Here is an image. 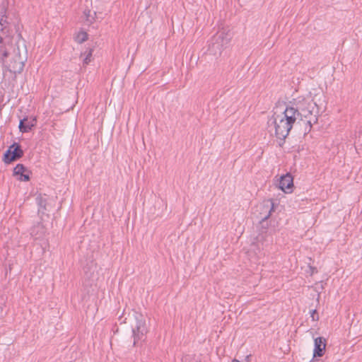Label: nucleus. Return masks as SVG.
<instances>
[{
    "label": "nucleus",
    "instance_id": "obj_1",
    "mask_svg": "<svg viewBox=\"0 0 362 362\" xmlns=\"http://www.w3.org/2000/svg\"><path fill=\"white\" fill-rule=\"evenodd\" d=\"M27 49L23 40L0 49V60L11 73L21 74L27 61Z\"/></svg>",
    "mask_w": 362,
    "mask_h": 362
},
{
    "label": "nucleus",
    "instance_id": "obj_15",
    "mask_svg": "<svg viewBox=\"0 0 362 362\" xmlns=\"http://www.w3.org/2000/svg\"><path fill=\"white\" fill-rule=\"evenodd\" d=\"M88 38V35L85 31H80L78 32L75 36L74 40L76 42H77L79 44H82L83 42H86Z\"/></svg>",
    "mask_w": 362,
    "mask_h": 362
},
{
    "label": "nucleus",
    "instance_id": "obj_4",
    "mask_svg": "<svg viewBox=\"0 0 362 362\" xmlns=\"http://www.w3.org/2000/svg\"><path fill=\"white\" fill-rule=\"evenodd\" d=\"M133 317L134 324L132 325L133 346H135L140 341H145L146 334L148 333L146 318L141 313L134 311Z\"/></svg>",
    "mask_w": 362,
    "mask_h": 362
},
{
    "label": "nucleus",
    "instance_id": "obj_6",
    "mask_svg": "<svg viewBox=\"0 0 362 362\" xmlns=\"http://www.w3.org/2000/svg\"><path fill=\"white\" fill-rule=\"evenodd\" d=\"M24 156V151L20 143L14 141L4 153L2 160L6 165H9L18 160Z\"/></svg>",
    "mask_w": 362,
    "mask_h": 362
},
{
    "label": "nucleus",
    "instance_id": "obj_21",
    "mask_svg": "<svg viewBox=\"0 0 362 362\" xmlns=\"http://www.w3.org/2000/svg\"><path fill=\"white\" fill-rule=\"evenodd\" d=\"M232 362H240V361H238V360H237V359H233V360L232 361Z\"/></svg>",
    "mask_w": 362,
    "mask_h": 362
},
{
    "label": "nucleus",
    "instance_id": "obj_9",
    "mask_svg": "<svg viewBox=\"0 0 362 362\" xmlns=\"http://www.w3.org/2000/svg\"><path fill=\"white\" fill-rule=\"evenodd\" d=\"M32 172L23 164L18 163L13 170V175L16 177L21 182H28L30 180Z\"/></svg>",
    "mask_w": 362,
    "mask_h": 362
},
{
    "label": "nucleus",
    "instance_id": "obj_12",
    "mask_svg": "<svg viewBox=\"0 0 362 362\" xmlns=\"http://www.w3.org/2000/svg\"><path fill=\"white\" fill-rule=\"evenodd\" d=\"M30 233L35 238H40L45 233V228L42 223L37 222L30 230Z\"/></svg>",
    "mask_w": 362,
    "mask_h": 362
},
{
    "label": "nucleus",
    "instance_id": "obj_7",
    "mask_svg": "<svg viewBox=\"0 0 362 362\" xmlns=\"http://www.w3.org/2000/svg\"><path fill=\"white\" fill-rule=\"evenodd\" d=\"M267 209H269L268 214L262 218L259 221L257 228L258 230V235L256 237V240L258 242H262L264 240V235L267 234L269 227V218L272 215V213L274 211V204L271 202L270 206L269 205L264 206Z\"/></svg>",
    "mask_w": 362,
    "mask_h": 362
},
{
    "label": "nucleus",
    "instance_id": "obj_20",
    "mask_svg": "<svg viewBox=\"0 0 362 362\" xmlns=\"http://www.w3.org/2000/svg\"><path fill=\"white\" fill-rule=\"evenodd\" d=\"M90 13V10H88V11H84V14H85V15L86 16V17H87V21H90V20H89Z\"/></svg>",
    "mask_w": 362,
    "mask_h": 362
},
{
    "label": "nucleus",
    "instance_id": "obj_13",
    "mask_svg": "<svg viewBox=\"0 0 362 362\" xmlns=\"http://www.w3.org/2000/svg\"><path fill=\"white\" fill-rule=\"evenodd\" d=\"M35 200L38 206V215L42 216L45 214L47 211V199L42 197L41 194H39Z\"/></svg>",
    "mask_w": 362,
    "mask_h": 362
},
{
    "label": "nucleus",
    "instance_id": "obj_5",
    "mask_svg": "<svg viewBox=\"0 0 362 362\" xmlns=\"http://www.w3.org/2000/svg\"><path fill=\"white\" fill-rule=\"evenodd\" d=\"M232 35L230 31L226 32L224 30L217 32L212 37L209 44V49L214 54L217 51L221 53L222 48L226 45L231 40Z\"/></svg>",
    "mask_w": 362,
    "mask_h": 362
},
{
    "label": "nucleus",
    "instance_id": "obj_18",
    "mask_svg": "<svg viewBox=\"0 0 362 362\" xmlns=\"http://www.w3.org/2000/svg\"><path fill=\"white\" fill-rule=\"evenodd\" d=\"M13 44H6V42H4V39L3 38V37H1L0 35V49L2 48L3 47H8L9 45H12Z\"/></svg>",
    "mask_w": 362,
    "mask_h": 362
},
{
    "label": "nucleus",
    "instance_id": "obj_8",
    "mask_svg": "<svg viewBox=\"0 0 362 362\" xmlns=\"http://www.w3.org/2000/svg\"><path fill=\"white\" fill-rule=\"evenodd\" d=\"M327 339L323 337L314 339V349L313 358L309 362H319L317 358L323 356L326 351Z\"/></svg>",
    "mask_w": 362,
    "mask_h": 362
},
{
    "label": "nucleus",
    "instance_id": "obj_10",
    "mask_svg": "<svg viewBox=\"0 0 362 362\" xmlns=\"http://www.w3.org/2000/svg\"><path fill=\"white\" fill-rule=\"evenodd\" d=\"M294 187L293 177L291 173L282 175L279 180V188L285 193H291Z\"/></svg>",
    "mask_w": 362,
    "mask_h": 362
},
{
    "label": "nucleus",
    "instance_id": "obj_16",
    "mask_svg": "<svg viewBox=\"0 0 362 362\" xmlns=\"http://www.w3.org/2000/svg\"><path fill=\"white\" fill-rule=\"evenodd\" d=\"M7 16L6 15L2 16L0 19V30L4 33L6 34L8 32L6 24H8Z\"/></svg>",
    "mask_w": 362,
    "mask_h": 362
},
{
    "label": "nucleus",
    "instance_id": "obj_3",
    "mask_svg": "<svg viewBox=\"0 0 362 362\" xmlns=\"http://www.w3.org/2000/svg\"><path fill=\"white\" fill-rule=\"evenodd\" d=\"M293 105L294 110H297L295 113L296 121L299 120L298 122H302L305 126V134L309 132L312 128L313 124L317 122V116L319 114V108L316 103L313 100L310 101H305L301 105L292 104Z\"/></svg>",
    "mask_w": 362,
    "mask_h": 362
},
{
    "label": "nucleus",
    "instance_id": "obj_11",
    "mask_svg": "<svg viewBox=\"0 0 362 362\" xmlns=\"http://www.w3.org/2000/svg\"><path fill=\"white\" fill-rule=\"evenodd\" d=\"M37 124V117L32 116L30 117H25L20 119L18 128L20 132L23 133H27L32 130Z\"/></svg>",
    "mask_w": 362,
    "mask_h": 362
},
{
    "label": "nucleus",
    "instance_id": "obj_2",
    "mask_svg": "<svg viewBox=\"0 0 362 362\" xmlns=\"http://www.w3.org/2000/svg\"><path fill=\"white\" fill-rule=\"evenodd\" d=\"M293 105H286L281 115L275 114L272 116L273 123L275 127V136L278 139L279 146L282 147L285 139L289 134L293 124H295V113Z\"/></svg>",
    "mask_w": 362,
    "mask_h": 362
},
{
    "label": "nucleus",
    "instance_id": "obj_19",
    "mask_svg": "<svg viewBox=\"0 0 362 362\" xmlns=\"http://www.w3.org/2000/svg\"><path fill=\"white\" fill-rule=\"evenodd\" d=\"M310 274L311 275H313V274L317 272V269L315 267L310 266Z\"/></svg>",
    "mask_w": 362,
    "mask_h": 362
},
{
    "label": "nucleus",
    "instance_id": "obj_14",
    "mask_svg": "<svg viewBox=\"0 0 362 362\" xmlns=\"http://www.w3.org/2000/svg\"><path fill=\"white\" fill-rule=\"evenodd\" d=\"M94 48L89 47L84 52L81 54V57L84 56V59L83 60V65L86 66L89 64V63L92 60V55L93 52Z\"/></svg>",
    "mask_w": 362,
    "mask_h": 362
},
{
    "label": "nucleus",
    "instance_id": "obj_17",
    "mask_svg": "<svg viewBox=\"0 0 362 362\" xmlns=\"http://www.w3.org/2000/svg\"><path fill=\"white\" fill-rule=\"evenodd\" d=\"M310 317L313 321H317L319 320L318 313L316 309H313L310 311Z\"/></svg>",
    "mask_w": 362,
    "mask_h": 362
}]
</instances>
